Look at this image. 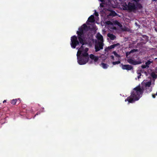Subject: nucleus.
Instances as JSON below:
<instances>
[{"label":"nucleus","instance_id":"27","mask_svg":"<svg viewBox=\"0 0 157 157\" xmlns=\"http://www.w3.org/2000/svg\"><path fill=\"white\" fill-rule=\"evenodd\" d=\"M155 95H152V97L153 98H155Z\"/></svg>","mask_w":157,"mask_h":157},{"label":"nucleus","instance_id":"14","mask_svg":"<svg viewBox=\"0 0 157 157\" xmlns=\"http://www.w3.org/2000/svg\"><path fill=\"white\" fill-rule=\"evenodd\" d=\"M119 44H114L113 45H111L109 46V48H110L111 49L113 48H115V47L117 46V45H119Z\"/></svg>","mask_w":157,"mask_h":157},{"label":"nucleus","instance_id":"25","mask_svg":"<svg viewBox=\"0 0 157 157\" xmlns=\"http://www.w3.org/2000/svg\"><path fill=\"white\" fill-rule=\"evenodd\" d=\"M100 6L101 7H103V4L101 3L100 4Z\"/></svg>","mask_w":157,"mask_h":157},{"label":"nucleus","instance_id":"31","mask_svg":"<svg viewBox=\"0 0 157 157\" xmlns=\"http://www.w3.org/2000/svg\"><path fill=\"white\" fill-rule=\"evenodd\" d=\"M100 1L101 2H103V0H100Z\"/></svg>","mask_w":157,"mask_h":157},{"label":"nucleus","instance_id":"13","mask_svg":"<svg viewBox=\"0 0 157 157\" xmlns=\"http://www.w3.org/2000/svg\"><path fill=\"white\" fill-rule=\"evenodd\" d=\"M100 66L104 69H106L109 66L108 65L104 63H101L100 64Z\"/></svg>","mask_w":157,"mask_h":157},{"label":"nucleus","instance_id":"15","mask_svg":"<svg viewBox=\"0 0 157 157\" xmlns=\"http://www.w3.org/2000/svg\"><path fill=\"white\" fill-rule=\"evenodd\" d=\"M113 54L116 57L120 58V56L115 51H113Z\"/></svg>","mask_w":157,"mask_h":157},{"label":"nucleus","instance_id":"30","mask_svg":"<svg viewBox=\"0 0 157 157\" xmlns=\"http://www.w3.org/2000/svg\"><path fill=\"white\" fill-rule=\"evenodd\" d=\"M6 102V100H4L3 101V103H5V102Z\"/></svg>","mask_w":157,"mask_h":157},{"label":"nucleus","instance_id":"12","mask_svg":"<svg viewBox=\"0 0 157 157\" xmlns=\"http://www.w3.org/2000/svg\"><path fill=\"white\" fill-rule=\"evenodd\" d=\"M88 21L90 22H94L95 20L93 15H91L88 19Z\"/></svg>","mask_w":157,"mask_h":157},{"label":"nucleus","instance_id":"5","mask_svg":"<svg viewBox=\"0 0 157 157\" xmlns=\"http://www.w3.org/2000/svg\"><path fill=\"white\" fill-rule=\"evenodd\" d=\"M71 45L73 48H75L76 46L79 44L77 37L75 36H73L71 38Z\"/></svg>","mask_w":157,"mask_h":157},{"label":"nucleus","instance_id":"11","mask_svg":"<svg viewBox=\"0 0 157 157\" xmlns=\"http://www.w3.org/2000/svg\"><path fill=\"white\" fill-rule=\"evenodd\" d=\"M156 69H157V68ZM156 73H157L156 70H155V72H153L151 73V76L153 78H157V75Z\"/></svg>","mask_w":157,"mask_h":157},{"label":"nucleus","instance_id":"28","mask_svg":"<svg viewBox=\"0 0 157 157\" xmlns=\"http://www.w3.org/2000/svg\"><path fill=\"white\" fill-rule=\"evenodd\" d=\"M107 48H108V49L109 50L111 49H110V48H109V46L108 47H107Z\"/></svg>","mask_w":157,"mask_h":157},{"label":"nucleus","instance_id":"21","mask_svg":"<svg viewBox=\"0 0 157 157\" xmlns=\"http://www.w3.org/2000/svg\"><path fill=\"white\" fill-rule=\"evenodd\" d=\"M138 74H139V75L138 76L137 78H140V76L141 75V74L139 72H138Z\"/></svg>","mask_w":157,"mask_h":157},{"label":"nucleus","instance_id":"1","mask_svg":"<svg viewBox=\"0 0 157 157\" xmlns=\"http://www.w3.org/2000/svg\"><path fill=\"white\" fill-rule=\"evenodd\" d=\"M87 29V26L86 24H84L79 29V31L77 32L78 36V39L80 43L82 44L81 47L78 49L77 54L78 62L80 65L86 64L88 61L89 59L88 54L87 52L88 48L86 47L87 44L84 43L83 39L84 34Z\"/></svg>","mask_w":157,"mask_h":157},{"label":"nucleus","instance_id":"10","mask_svg":"<svg viewBox=\"0 0 157 157\" xmlns=\"http://www.w3.org/2000/svg\"><path fill=\"white\" fill-rule=\"evenodd\" d=\"M107 36L109 37L111 40H114L116 38V37L115 35L111 33H108L107 34Z\"/></svg>","mask_w":157,"mask_h":157},{"label":"nucleus","instance_id":"9","mask_svg":"<svg viewBox=\"0 0 157 157\" xmlns=\"http://www.w3.org/2000/svg\"><path fill=\"white\" fill-rule=\"evenodd\" d=\"M90 57L91 59L94 60L95 62L97 61L98 59V56H94L92 54L90 55Z\"/></svg>","mask_w":157,"mask_h":157},{"label":"nucleus","instance_id":"17","mask_svg":"<svg viewBox=\"0 0 157 157\" xmlns=\"http://www.w3.org/2000/svg\"><path fill=\"white\" fill-rule=\"evenodd\" d=\"M120 63V62L119 61H117L113 62L112 63L113 65H115L116 64H118Z\"/></svg>","mask_w":157,"mask_h":157},{"label":"nucleus","instance_id":"22","mask_svg":"<svg viewBox=\"0 0 157 157\" xmlns=\"http://www.w3.org/2000/svg\"><path fill=\"white\" fill-rule=\"evenodd\" d=\"M105 51L106 52H108L109 51V50L107 48H106L105 49Z\"/></svg>","mask_w":157,"mask_h":157},{"label":"nucleus","instance_id":"24","mask_svg":"<svg viewBox=\"0 0 157 157\" xmlns=\"http://www.w3.org/2000/svg\"><path fill=\"white\" fill-rule=\"evenodd\" d=\"M110 58L111 59H113V60H114V57L113 56H110Z\"/></svg>","mask_w":157,"mask_h":157},{"label":"nucleus","instance_id":"26","mask_svg":"<svg viewBox=\"0 0 157 157\" xmlns=\"http://www.w3.org/2000/svg\"><path fill=\"white\" fill-rule=\"evenodd\" d=\"M124 31H128V28H125V29H124Z\"/></svg>","mask_w":157,"mask_h":157},{"label":"nucleus","instance_id":"19","mask_svg":"<svg viewBox=\"0 0 157 157\" xmlns=\"http://www.w3.org/2000/svg\"><path fill=\"white\" fill-rule=\"evenodd\" d=\"M141 67L142 68L144 69V68H146L147 67L146 66V64H145L144 65H142L141 66Z\"/></svg>","mask_w":157,"mask_h":157},{"label":"nucleus","instance_id":"23","mask_svg":"<svg viewBox=\"0 0 157 157\" xmlns=\"http://www.w3.org/2000/svg\"><path fill=\"white\" fill-rule=\"evenodd\" d=\"M94 13L95 14V16H98V14L96 12V11H95Z\"/></svg>","mask_w":157,"mask_h":157},{"label":"nucleus","instance_id":"6","mask_svg":"<svg viewBox=\"0 0 157 157\" xmlns=\"http://www.w3.org/2000/svg\"><path fill=\"white\" fill-rule=\"evenodd\" d=\"M127 61L130 64L133 65H137L141 63V61L140 60H139L138 61H136L132 58H129L127 60Z\"/></svg>","mask_w":157,"mask_h":157},{"label":"nucleus","instance_id":"18","mask_svg":"<svg viewBox=\"0 0 157 157\" xmlns=\"http://www.w3.org/2000/svg\"><path fill=\"white\" fill-rule=\"evenodd\" d=\"M16 102V99H13L11 101V104L14 105Z\"/></svg>","mask_w":157,"mask_h":157},{"label":"nucleus","instance_id":"29","mask_svg":"<svg viewBox=\"0 0 157 157\" xmlns=\"http://www.w3.org/2000/svg\"><path fill=\"white\" fill-rule=\"evenodd\" d=\"M155 31H156V32H157V28H155Z\"/></svg>","mask_w":157,"mask_h":157},{"label":"nucleus","instance_id":"16","mask_svg":"<svg viewBox=\"0 0 157 157\" xmlns=\"http://www.w3.org/2000/svg\"><path fill=\"white\" fill-rule=\"evenodd\" d=\"M151 63V62L149 60H148L147 62H146L145 63V64L146 65V66L147 67H149V65Z\"/></svg>","mask_w":157,"mask_h":157},{"label":"nucleus","instance_id":"20","mask_svg":"<svg viewBox=\"0 0 157 157\" xmlns=\"http://www.w3.org/2000/svg\"><path fill=\"white\" fill-rule=\"evenodd\" d=\"M136 51V50H135V49H134V50H132L130 51V52H129V53H131V52H134Z\"/></svg>","mask_w":157,"mask_h":157},{"label":"nucleus","instance_id":"7","mask_svg":"<svg viewBox=\"0 0 157 157\" xmlns=\"http://www.w3.org/2000/svg\"><path fill=\"white\" fill-rule=\"evenodd\" d=\"M122 68L123 70H130L132 68V67L129 65H123L121 64Z\"/></svg>","mask_w":157,"mask_h":157},{"label":"nucleus","instance_id":"8","mask_svg":"<svg viewBox=\"0 0 157 157\" xmlns=\"http://www.w3.org/2000/svg\"><path fill=\"white\" fill-rule=\"evenodd\" d=\"M151 81L146 82L144 80L143 82V84H144L146 87H150L151 85Z\"/></svg>","mask_w":157,"mask_h":157},{"label":"nucleus","instance_id":"2","mask_svg":"<svg viewBox=\"0 0 157 157\" xmlns=\"http://www.w3.org/2000/svg\"><path fill=\"white\" fill-rule=\"evenodd\" d=\"M142 93L143 90L140 87H136L133 89L131 95L125 100V101H128L130 103L138 100L141 97Z\"/></svg>","mask_w":157,"mask_h":157},{"label":"nucleus","instance_id":"4","mask_svg":"<svg viewBox=\"0 0 157 157\" xmlns=\"http://www.w3.org/2000/svg\"><path fill=\"white\" fill-rule=\"evenodd\" d=\"M96 38L97 39L98 41L95 43V51L97 52L103 49L104 44L103 43V36L100 34L98 33L96 35Z\"/></svg>","mask_w":157,"mask_h":157},{"label":"nucleus","instance_id":"3","mask_svg":"<svg viewBox=\"0 0 157 157\" xmlns=\"http://www.w3.org/2000/svg\"><path fill=\"white\" fill-rule=\"evenodd\" d=\"M140 0H132L131 2H129L128 5H126L125 9L130 11L135 10L136 8H140L142 7L140 4L138 2Z\"/></svg>","mask_w":157,"mask_h":157}]
</instances>
